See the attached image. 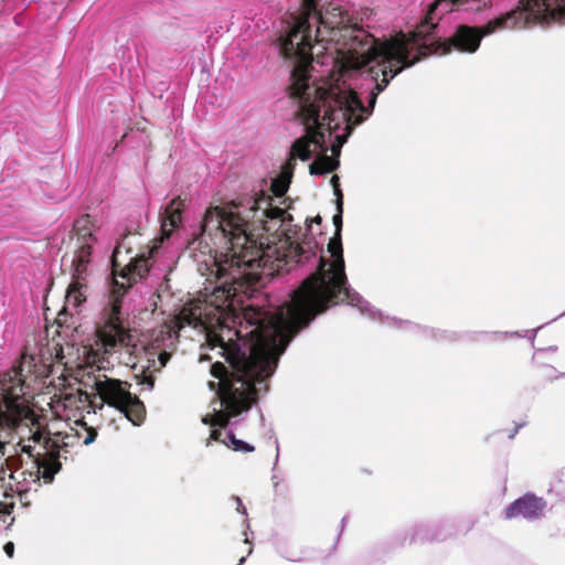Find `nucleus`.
Listing matches in <instances>:
<instances>
[{
    "label": "nucleus",
    "instance_id": "f257e3e1",
    "mask_svg": "<svg viewBox=\"0 0 565 565\" xmlns=\"http://www.w3.org/2000/svg\"><path fill=\"white\" fill-rule=\"evenodd\" d=\"M291 216L273 205L271 195L260 191L246 202L210 206L200 236L188 250L198 271L209 286L196 298L174 302L169 279L158 288L161 303L171 305L173 318L154 331L138 359L143 382L151 390L153 374L170 360L185 326L205 332L209 341L225 356L228 367L215 362L207 385L215 391L218 408L203 418L215 427L210 440L221 441L235 451H253L248 444L223 431L248 412L257 394L268 390L279 356L292 337L330 306L345 302L374 318L376 312L348 287L341 235H334L328 252L331 260L320 256L318 268L302 281L289 302L274 311L254 305L235 308V297L244 286L253 287L260 269L268 275L289 271L294 264L317 258L319 245L308 233L291 227Z\"/></svg>",
    "mask_w": 565,
    "mask_h": 565
},
{
    "label": "nucleus",
    "instance_id": "f03ea898",
    "mask_svg": "<svg viewBox=\"0 0 565 565\" xmlns=\"http://www.w3.org/2000/svg\"><path fill=\"white\" fill-rule=\"evenodd\" d=\"M303 0L279 39L282 56L294 64L289 93L300 103L305 122L313 120V106L347 117L372 114L377 95L406 64V38L377 39L353 22L342 7Z\"/></svg>",
    "mask_w": 565,
    "mask_h": 565
},
{
    "label": "nucleus",
    "instance_id": "7ed1b4c3",
    "mask_svg": "<svg viewBox=\"0 0 565 565\" xmlns=\"http://www.w3.org/2000/svg\"><path fill=\"white\" fill-rule=\"evenodd\" d=\"M295 105L297 120L305 127L306 135L294 141L281 173L271 180L270 191L277 199H281L289 189L296 159L306 161L315 154L316 160L310 164L311 174L335 170L342 146L352 130L364 121L363 116H345V119H342L339 114L313 106V120L317 122H305L300 115V103Z\"/></svg>",
    "mask_w": 565,
    "mask_h": 565
},
{
    "label": "nucleus",
    "instance_id": "20e7f679",
    "mask_svg": "<svg viewBox=\"0 0 565 565\" xmlns=\"http://www.w3.org/2000/svg\"><path fill=\"white\" fill-rule=\"evenodd\" d=\"M559 0H521L516 9L501 14L482 26L459 25L444 43L430 45L428 54H446L452 50L472 54L478 51L482 38L498 31L522 29L530 24L559 22Z\"/></svg>",
    "mask_w": 565,
    "mask_h": 565
},
{
    "label": "nucleus",
    "instance_id": "39448f33",
    "mask_svg": "<svg viewBox=\"0 0 565 565\" xmlns=\"http://www.w3.org/2000/svg\"><path fill=\"white\" fill-rule=\"evenodd\" d=\"M98 228V221L89 214L79 216L74 223L72 238L75 242L76 249L73 258L72 281L66 290L65 302L58 315V321H62V316H73L79 312L81 306L86 301L87 268L93 244L97 241L96 233Z\"/></svg>",
    "mask_w": 565,
    "mask_h": 565
},
{
    "label": "nucleus",
    "instance_id": "423d86ee",
    "mask_svg": "<svg viewBox=\"0 0 565 565\" xmlns=\"http://www.w3.org/2000/svg\"><path fill=\"white\" fill-rule=\"evenodd\" d=\"M490 6V0H436L429 6L424 20L415 31L397 33L403 34L407 42L405 44L406 58L402 64H407L405 68L411 67L430 52L434 41L429 39V35L443 15L458 10L479 12Z\"/></svg>",
    "mask_w": 565,
    "mask_h": 565
},
{
    "label": "nucleus",
    "instance_id": "0eeeda50",
    "mask_svg": "<svg viewBox=\"0 0 565 565\" xmlns=\"http://www.w3.org/2000/svg\"><path fill=\"white\" fill-rule=\"evenodd\" d=\"M41 438V433L36 430L28 440L21 439L17 445L20 447V451L26 455V460L20 459V467L9 475V486L12 491L19 494L21 500L32 489H36L41 478L49 483L61 469V462L56 457L35 452V444Z\"/></svg>",
    "mask_w": 565,
    "mask_h": 565
},
{
    "label": "nucleus",
    "instance_id": "6e6552de",
    "mask_svg": "<svg viewBox=\"0 0 565 565\" xmlns=\"http://www.w3.org/2000/svg\"><path fill=\"white\" fill-rule=\"evenodd\" d=\"M93 387L100 399L96 411H102L107 404L125 415L134 425L138 426L142 423L146 413L145 406L136 395L130 393V384L105 374H98L94 377Z\"/></svg>",
    "mask_w": 565,
    "mask_h": 565
},
{
    "label": "nucleus",
    "instance_id": "1a4fd4ad",
    "mask_svg": "<svg viewBox=\"0 0 565 565\" xmlns=\"http://www.w3.org/2000/svg\"><path fill=\"white\" fill-rule=\"evenodd\" d=\"M545 508L546 503L543 499L533 494H525L505 509V518L522 516L526 520H536L543 515Z\"/></svg>",
    "mask_w": 565,
    "mask_h": 565
},
{
    "label": "nucleus",
    "instance_id": "9d476101",
    "mask_svg": "<svg viewBox=\"0 0 565 565\" xmlns=\"http://www.w3.org/2000/svg\"><path fill=\"white\" fill-rule=\"evenodd\" d=\"M184 209V200L180 198L173 199L164 209L161 216V238L160 242L169 238L173 231L178 228L182 222V211Z\"/></svg>",
    "mask_w": 565,
    "mask_h": 565
},
{
    "label": "nucleus",
    "instance_id": "9b49d317",
    "mask_svg": "<svg viewBox=\"0 0 565 565\" xmlns=\"http://www.w3.org/2000/svg\"><path fill=\"white\" fill-rule=\"evenodd\" d=\"M74 425L77 427L75 428L76 435L83 439L84 445H90L95 441L97 431L95 428L88 427L84 419H82V423Z\"/></svg>",
    "mask_w": 565,
    "mask_h": 565
},
{
    "label": "nucleus",
    "instance_id": "f8f14e48",
    "mask_svg": "<svg viewBox=\"0 0 565 565\" xmlns=\"http://www.w3.org/2000/svg\"><path fill=\"white\" fill-rule=\"evenodd\" d=\"M338 212L337 214L333 216V225L335 227V234L334 235H340L341 233V228H342V201H338Z\"/></svg>",
    "mask_w": 565,
    "mask_h": 565
},
{
    "label": "nucleus",
    "instance_id": "ddd939ff",
    "mask_svg": "<svg viewBox=\"0 0 565 565\" xmlns=\"http://www.w3.org/2000/svg\"><path fill=\"white\" fill-rule=\"evenodd\" d=\"M4 461H6V466H3V463H1V466H0V481L4 480L7 476L9 477V475L14 471L12 469L14 459H12L11 457H8V458H6Z\"/></svg>",
    "mask_w": 565,
    "mask_h": 565
},
{
    "label": "nucleus",
    "instance_id": "4468645a",
    "mask_svg": "<svg viewBox=\"0 0 565 565\" xmlns=\"http://www.w3.org/2000/svg\"><path fill=\"white\" fill-rule=\"evenodd\" d=\"M331 183L334 188L335 195L338 196V201H342V194H341L340 189L338 188L339 186V178L337 175H333L331 178Z\"/></svg>",
    "mask_w": 565,
    "mask_h": 565
},
{
    "label": "nucleus",
    "instance_id": "2eb2a0df",
    "mask_svg": "<svg viewBox=\"0 0 565 565\" xmlns=\"http://www.w3.org/2000/svg\"><path fill=\"white\" fill-rule=\"evenodd\" d=\"M4 553L9 556V557H12L13 556V553H14V544L12 542H8L4 547Z\"/></svg>",
    "mask_w": 565,
    "mask_h": 565
},
{
    "label": "nucleus",
    "instance_id": "dca6fc26",
    "mask_svg": "<svg viewBox=\"0 0 565 565\" xmlns=\"http://www.w3.org/2000/svg\"><path fill=\"white\" fill-rule=\"evenodd\" d=\"M233 500L236 502L237 507H236V510L242 513V514H246V509L245 507L243 505L242 503V500L238 498V497H234Z\"/></svg>",
    "mask_w": 565,
    "mask_h": 565
},
{
    "label": "nucleus",
    "instance_id": "f3484780",
    "mask_svg": "<svg viewBox=\"0 0 565 565\" xmlns=\"http://www.w3.org/2000/svg\"><path fill=\"white\" fill-rule=\"evenodd\" d=\"M559 7H561L559 22H562V21H565V0H559Z\"/></svg>",
    "mask_w": 565,
    "mask_h": 565
},
{
    "label": "nucleus",
    "instance_id": "a211bd4d",
    "mask_svg": "<svg viewBox=\"0 0 565 565\" xmlns=\"http://www.w3.org/2000/svg\"><path fill=\"white\" fill-rule=\"evenodd\" d=\"M245 561H246L245 556L241 557V559H239L237 565H243L245 563Z\"/></svg>",
    "mask_w": 565,
    "mask_h": 565
},
{
    "label": "nucleus",
    "instance_id": "6ab92c4d",
    "mask_svg": "<svg viewBox=\"0 0 565 565\" xmlns=\"http://www.w3.org/2000/svg\"><path fill=\"white\" fill-rule=\"evenodd\" d=\"M253 552L252 547L248 548L247 555H250Z\"/></svg>",
    "mask_w": 565,
    "mask_h": 565
}]
</instances>
